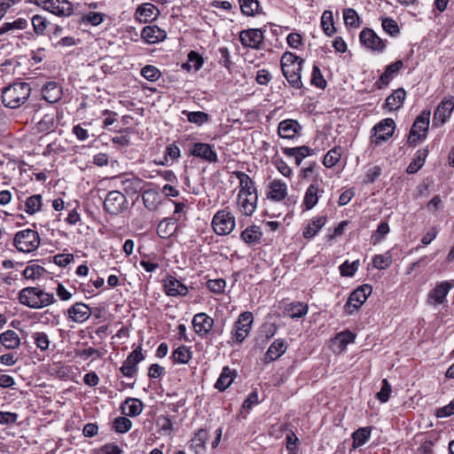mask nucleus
Instances as JSON below:
<instances>
[{
  "label": "nucleus",
  "instance_id": "obj_1",
  "mask_svg": "<svg viewBox=\"0 0 454 454\" xmlns=\"http://www.w3.org/2000/svg\"><path fill=\"white\" fill-rule=\"evenodd\" d=\"M31 93V87L27 82H14L2 90V102L4 106L16 109L25 104Z\"/></svg>",
  "mask_w": 454,
  "mask_h": 454
},
{
  "label": "nucleus",
  "instance_id": "obj_2",
  "mask_svg": "<svg viewBox=\"0 0 454 454\" xmlns=\"http://www.w3.org/2000/svg\"><path fill=\"white\" fill-rule=\"evenodd\" d=\"M20 302L31 309H41L55 301L54 295L39 287H25L19 294Z\"/></svg>",
  "mask_w": 454,
  "mask_h": 454
},
{
  "label": "nucleus",
  "instance_id": "obj_3",
  "mask_svg": "<svg viewBox=\"0 0 454 454\" xmlns=\"http://www.w3.org/2000/svg\"><path fill=\"white\" fill-rule=\"evenodd\" d=\"M430 111L424 110L416 118L408 136V144L410 145H416L419 141L427 137V134L430 122Z\"/></svg>",
  "mask_w": 454,
  "mask_h": 454
},
{
  "label": "nucleus",
  "instance_id": "obj_4",
  "mask_svg": "<svg viewBox=\"0 0 454 454\" xmlns=\"http://www.w3.org/2000/svg\"><path fill=\"white\" fill-rule=\"evenodd\" d=\"M27 3L35 4L59 17H69L74 12L73 4L68 0H27Z\"/></svg>",
  "mask_w": 454,
  "mask_h": 454
},
{
  "label": "nucleus",
  "instance_id": "obj_5",
  "mask_svg": "<svg viewBox=\"0 0 454 454\" xmlns=\"http://www.w3.org/2000/svg\"><path fill=\"white\" fill-rule=\"evenodd\" d=\"M13 243L19 251L31 253L39 247L40 237L37 231L27 229L17 232Z\"/></svg>",
  "mask_w": 454,
  "mask_h": 454
},
{
  "label": "nucleus",
  "instance_id": "obj_6",
  "mask_svg": "<svg viewBox=\"0 0 454 454\" xmlns=\"http://www.w3.org/2000/svg\"><path fill=\"white\" fill-rule=\"evenodd\" d=\"M212 227L217 235L230 234L235 228V217L227 209L217 211L212 218Z\"/></svg>",
  "mask_w": 454,
  "mask_h": 454
},
{
  "label": "nucleus",
  "instance_id": "obj_7",
  "mask_svg": "<svg viewBox=\"0 0 454 454\" xmlns=\"http://www.w3.org/2000/svg\"><path fill=\"white\" fill-rule=\"evenodd\" d=\"M372 287L370 285H363L355 289L349 295L345 306V313L351 315L357 311L366 301L368 296L372 294Z\"/></svg>",
  "mask_w": 454,
  "mask_h": 454
},
{
  "label": "nucleus",
  "instance_id": "obj_8",
  "mask_svg": "<svg viewBox=\"0 0 454 454\" xmlns=\"http://www.w3.org/2000/svg\"><path fill=\"white\" fill-rule=\"evenodd\" d=\"M395 122L392 118H386L377 123L373 128L371 143L376 145L388 140L394 134Z\"/></svg>",
  "mask_w": 454,
  "mask_h": 454
},
{
  "label": "nucleus",
  "instance_id": "obj_9",
  "mask_svg": "<svg viewBox=\"0 0 454 454\" xmlns=\"http://www.w3.org/2000/svg\"><path fill=\"white\" fill-rule=\"evenodd\" d=\"M127 200L119 191L109 192L104 201V209L111 215H118L125 208Z\"/></svg>",
  "mask_w": 454,
  "mask_h": 454
},
{
  "label": "nucleus",
  "instance_id": "obj_10",
  "mask_svg": "<svg viewBox=\"0 0 454 454\" xmlns=\"http://www.w3.org/2000/svg\"><path fill=\"white\" fill-rule=\"evenodd\" d=\"M361 43L373 51L382 52L386 48V43L380 38L371 28H364L359 35Z\"/></svg>",
  "mask_w": 454,
  "mask_h": 454
},
{
  "label": "nucleus",
  "instance_id": "obj_11",
  "mask_svg": "<svg viewBox=\"0 0 454 454\" xmlns=\"http://www.w3.org/2000/svg\"><path fill=\"white\" fill-rule=\"evenodd\" d=\"M253 319V314L249 311L243 312L239 315V319L235 323L234 333V337L238 343H241L250 333Z\"/></svg>",
  "mask_w": 454,
  "mask_h": 454
},
{
  "label": "nucleus",
  "instance_id": "obj_12",
  "mask_svg": "<svg viewBox=\"0 0 454 454\" xmlns=\"http://www.w3.org/2000/svg\"><path fill=\"white\" fill-rule=\"evenodd\" d=\"M454 109V97H450L442 100L437 106L433 118L434 126H442L451 115Z\"/></svg>",
  "mask_w": 454,
  "mask_h": 454
},
{
  "label": "nucleus",
  "instance_id": "obj_13",
  "mask_svg": "<svg viewBox=\"0 0 454 454\" xmlns=\"http://www.w3.org/2000/svg\"><path fill=\"white\" fill-rule=\"evenodd\" d=\"M454 286L449 281H442L435 286L427 294V302L429 305L438 306L446 301V296Z\"/></svg>",
  "mask_w": 454,
  "mask_h": 454
},
{
  "label": "nucleus",
  "instance_id": "obj_14",
  "mask_svg": "<svg viewBox=\"0 0 454 454\" xmlns=\"http://www.w3.org/2000/svg\"><path fill=\"white\" fill-rule=\"evenodd\" d=\"M144 356L142 354V348L138 346L135 348L123 362L121 367L120 368L122 374L126 377H133L137 372V365L139 362L144 360Z\"/></svg>",
  "mask_w": 454,
  "mask_h": 454
},
{
  "label": "nucleus",
  "instance_id": "obj_15",
  "mask_svg": "<svg viewBox=\"0 0 454 454\" xmlns=\"http://www.w3.org/2000/svg\"><path fill=\"white\" fill-rule=\"evenodd\" d=\"M239 39L244 46L258 49L263 40V35L261 29L250 28L241 31Z\"/></svg>",
  "mask_w": 454,
  "mask_h": 454
},
{
  "label": "nucleus",
  "instance_id": "obj_16",
  "mask_svg": "<svg viewBox=\"0 0 454 454\" xmlns=\"http://www.w3.org/2000/svg\"><path fill=\"white\" fill-rule=\"evenodd\" d=\"M164 291L168 296H185L188 287L175 277L168 276L163 280Z\"/></svg>",
  "mask_w": 454,
  "mask_h": 454
},
{
  "label": "nucleus",
  "instance_id": "obj_17",
  "mask_svg": "<svg viewBox=\"0 0 454 454\" xmlns=\"http://www.w3.org/2000/svg\"><path fill=\"white\" fill-rule=\"evenodd\" d=\"M287 185L280 180H273L270 182L267 190V199L279 202L287 197Z\"/></svg>",
  "mask_w": 454,
  "mask_h": 454
},
{
  "label": "nucleus",
  "instance_id": "obj_18",
  "mask_svg": "<svg viewBox=\"0 0 454 454\" xmlns=\"http://www.w3.org/2000/svg\"><path fill=\"white\" fill-rule=\"evenodd\" d=\"M121 178L122 189L128 195L137 194L145 187V182L143 179L132 175L129 177L128 175L125 174L121 176Z\"/></svg>",
  "mask_w": 454,
  "mask_h": 454
},
{
  "label": "nucleus",
  "instance_id": "obj_19",
  "mask_svg": "<svg viewBox=\"0 0 454 454\" xmlns=\"http://www.w3.org/2000/svg\"><path fill=\"white\" fill-rule=\"evenodd\" d=\"M68 317L75 323H83L91 315L90 308L83 302H76L67 310Z\"/></svg>",
  "mask_w": 454,
  "mask_h": 454
},
{
  "label": "nucleus",
  "instance_id": "obj_20",
  "mask_svg": "<svg viewBox=\"0 0 454 454\" xmlns=\"http://www.w3.org/2000/svg\"><path fill=\"white\" fill-rule=\"evenodd\" d=\"M192 323L195 333L203 337L212 329L214 320L206 313H198L193 317Z\"/></svg>",
  "mask_w": 454,
  "mask_h": 454
},
{
  "label": "nucleus",
  "instance_id": "obj_21",
  "mask_svg": "<svg viewBox=\"0 0 454 454\" xmlns=\"http://www.w3.org/2000/svg\"><path fill=\"white\" fill-rule=\"evenodd\" d=\"M190 153L198 158L204 160L215 162L217 160L216 153L213 150L212 146L205 143H195L192 145Z\"/></svg>",
  "mask_w": 454,
  "mask_h": 454
},
{
  "label": "nucleus",
  "instance_id": "obj_22",
  "mask_svg": "<svg viewBox=\"0 0 454 454\" xmlns=\"http://www.w3.org/2000/svg\"><path fill=\"white\" fill-rule=\"evenodd\" d=\"M301 129V127L297 121L287 119L279 122L278 131L281 137L292 139L299 134Z\"/></svg>",
  "mask_w": 454,
  "mask_h": 454
},
{
  "label": "nucleus",
  "instance_id": "obj_23",
  "mask_svg": "<svg viewBox=\"0 0 454 454\" xmlns=\"http://www.w3.org/2000/svg\"><path fill=\"white\" fill-rule=\"evenodd\" d=\"M403 62L400 59L387 66L385 71L375 82L377 89H383L384 87L387 86L391 82L393 75L396 74L401 68H403Z\"/></svg>",
  "mask_w": 454,
  "mask_h": 454
},
{
  "label": "nucleus",
  "instance_id": "obj_24",
  "mask_svg": "<svg viewBox=\"0 0 454 454\" xmlns=\"http://www.w3.org/2000/svg\"><path fill=\"white\" fill-rule=\"evenodd\" d=\"M141 37L147 43L153 44L163 41L167 33L157 26H146L142 29Z\"/></svg>",
  "mask_w": 454,
  "mask_h": 454
},
{
  "label": "nucleus",
  "instance_id": "obj_25",
  "mask_svg": "<svg viewBox=\"0 0 454 454\" xmlns=\"http://www.w3.org/2000/svg\"><path fill=\"white\" fill-rule=\"evenodd\" d=\"M43 98L49 103H56L61 99L62 89L56 82H48L42 88Z\"/></svg>",
  "mask_w": 454,
  "mask_h": 454
},
{
  "label": "nucleus",
  "instance_id": "obj_26",
  "mask_svg": "<svg viewBox=\"0 0 454 454\" xmlns=\"http://www.w3.org/2000/svg\"><path fill=\"white\" fill-rule=\"evenodd\" d=\"M239 180V194L246 195V196H255L257 195V190L254 185V181L251 177L247 175L245 172H234Z\"/></svg>",
  "mask_w": 454,
  "mask_h": 454
},
{
  "label": "nucleus",
  "instance_id": "obj_27",
  "mask_svg": "<svg viewBox=\"0 0 454 454\" xmlns=\"http://www.w3.org/2000/svg\"><path fill=\"white\" fill-rule=\"evenodd\" d=\"M405 98V90L403 88H398L386 98L385 108L390 112L400 109L403 105Z\"/></svg>",
  "mask_w": 454,
  "mask_h": 454
},
{
  "label": "nucleus",
  "instance_id": "obj_28",
  "mask_svg": "<svg viewBox=\"0 0 454 454\" xmlns=\"http://www.w3.org/2000/svg\"><path fill=\"white\" fill-rule=\"evenodd\" d=\"M258 197L246 196L242 194L238 195V206L239 211L247 216H250L256 209Z\"/></svg>",
  "mask_w": 454,
  "mask_h": 454
},
{
  "label": "nucleus",
  "instance_id": "obj_29",
  "mask_svg": "<svg viewBox=\"0 0 454 454\" xmlns=\"http://www.w3.org/2000/svg\"><path fill=\"white\" fill-rule=\"evenodd\" d=\"M159 14L158 8L151 4L145 3L139 5L136 11L137 18L141 22H147L148 20H152L157 17Z\"/></svg>",
  "mask_w": 454,
  "mask_h": 454
},
{
  "label": "nucleus",
  "instance_id": "obj_30",
  "mask_svg": "<svg viewBox=\"0 0 454 454\" xmlns=\"http://www.w3.org/2000/svg\"><path fill=\"white\" fill-rule=\"evenodd\" d=\"M286 350V345L282 339L275 340L269 347L264 360L266 363L273 362L279 358Z\"/></svg>",
  "mask_w": 454,
  "mask_h": 454
},
{
  "label": "nucleus",
  "instance_id": "obj_31",
  "mask_svg": "<svg viewBox=\"0 0 454 454\" xmlns=\"http://www.w3.org/2000/svg\"><path fill=\"white\" fill-rule=\"evenodd\" d=\"M121 409L123 414L136 417L142 412L143 403L137 398L129 397L121 403Z\"/></svg>",
  "mask_w": 454,
  "mask_h": 454
},
{
  "label": "nucleus",
  "instance_id": "obj_32",
  "mask_svg": "<svg viewBox=\"0 0 454 454\" xmlns=\"http://www.w3.org/2000/svg\"><path fill=\"white\" fill-rule=\"evenodd\" d=\"M176 219L168 217L158 224L157 233L161 239H168L176 232Z\"/></svg>",
  "mask_w": 454,
  "mask_h": 454
},
{
  "label": "nucleus",
  "instance_id": "obj_33",
  "mask_svg": "<svg viewBox=\"0 0 454 454\" xmlns=\"http://www.w3.org/2000/svg\"><path fill=\"white\" fill-rule=\"evenodd\" d=\"M301 69L302 65L282 70V73L286 79L287 80V82H289V84L295 89H301L303 86L301 78Z\"/></svg>",
  "mask_w": 454,
  "mask_h": 454
},
{
  "label": "nucleus",
  "instance_id": "obj_34",
  "mask_svg": "<svg viewBox=\"0 0 454 454\" xmlns=\"http://www.w3.org/2000/svg\"><path fill=\"white\" fill-rule=\"evenodd\" d=\"M240 237L245 243L248 245H254L261 242L262 232L260 227L256 225H251L241 232Z\"/></svg>",
  "mask_w": 454,
  "mask_h": 454
},
{
  "label": "nucleus",
  "instance_id": "obj_35",
  "mask_svg": "<svg viewBox=\"0 0 454 454\" xmlns=\"http://www.w3.org/2000/svg\"><path fill=\"white\" fill-rule=\"evenodd\" d=\"M236 376L235 371L231 370L228 366L223 367L220 377L215 384V387L219 391H224L230 387Z\"/></svg>",
  "mask_w": 454,
  "mask_h": 454
},
{
  "label": "nucleus",
  "instance_id": "obj_36",
  "mask_svg": "<svg viewBox=\"0 0 454 454\" xmlns=\"http://www.w3.org/2000/svg\"><path fill=\"white\" fill-rule=\"evenodd\" d=\"M326 216H318L311 220V222L304 228L302 235L305 239L313 238L325 224Z\"/></svg>",
  "mask_w": 454,
  "mask_h": 454
},
{
  "label": "nucleus",
  "instance_id": "obj_37",
  "mask_svg": "<svg viewBox=\"0 0 454 454\" xmlns=\"http://www.w3.org/2000/svg\"><path fill=\"white\" fill-rule=\"evenodd\" d=\"M0 343L7 349L18 348L20 345V339L12 330H7L0 334Z\"/></svg>",
  "mask_w": 454,
  "mask_h": 454
},
{
  "label": "nucleus",
  "instance_id": "obj_38",
  "mask_svg": "<svg viewBox=\"0 0 454 454\" xmlns=\"http://www.w3.org/2000/svg\"><path fill=\"white\" fill-rule=\"evenodd\" d=\"M310 149L308 146H299V147H293V148H284L283 152L284 153L290 157L294 158L296 166H299L301 162V160L310 153Z\"/></svg>",
  "mask_w": 454,
  "mask_h": 454
},
{
  "label": "nucleus",
  "instance_id": "obj_39",
  "mask_svg": "<svg viewBox=\"0 0 454 454\" xmlns=\"http://www.w3.org/2000/svg\"><path fill=\"white\" fill-rule=\"evenodd\" d=\"M372 433L371 427H360L352 434L353 443L352 447L356 449L364 445L369 440Z\"/></svg>",
  "mask_w": 454,
  "mask_h": 454
},
{
  "label": "nucleus",
  "instance_id": "obj_40",
  "mask_svg": "<svg viewBox=\"0 0 454 454\" xmlns=\"http://www.w3.org/2000/svg\"><path fill=\"white\" fill-rule=\"evenodd\" d=\"M208 433L206 429L201 428L198 430L190 442V448L196 453H200L205 448Z\"/></svg>",
  "mask_w": 454,
  "mask_h": 454
},
{
  "label": "nucleus",
  "instance_id": "obj_41",
  "mask_svg": "<svg viewBox=\"0 0 454 454\" xmlns=\"http://www.w3.org/2000/svg\"><path fill=\"white\" fill-rule=\"evenodd\" d=\"M317 192H318V187L315 184H311L308 187V189L305 192L304 200H303L304 206L307 210L312 209L317 203V200H318Z\"/></svg>",
  "mask_w": 454,
  "mask_h": 454
},
{
  "label": "nucleus",
  "instance_id": "obj_42",
  "mask_svg": "<svg viewBox=\"0 0 454 454\" xmlns=\"http://www.w3.org/2000/svg\"><path fill=\"white\" fill-rule=\"evenodd\" d=\"M304 59L296 56L295 54L286 51L281 57V70H285L286 68L295 67L297 66L302 65Z\"/></svg>",
  "mask_w": 454,
  "mask_h": 454
},
{
  "label": "nucleus",
  "instance_id": "obj_43",
  "mask_svg": "<svg viewBox=\"0 0 454 454\" xmlns=\"http://www.w3.org/2000/svg\"><path fill=\"white\" fill-rule=\"evenodd\" d=\"M241 12L246 16H254L260 13L258 0H239Z\"/></svg>",
  "mask_w": 454,
  "mask_h": 454
},
{
  "label": "nucleus",
  "instance_id": "obj_44",
  "mask_svg": "<svg viewBox=\"0 0 454 454\" xmlns=\"http://www.w3.org/2000/svg\"><path fill=\"white\" fill-rule=\"evenodd\" d=\"M42 196L40 194L32 195L25 200V212L34 215L42 208Z\"/></svg>",
  "mask_w": 454,
  "mask_h": 454
},
{
  "label": "nucleus",
  "instance_id": "obj_45",
  "mask_svg": "<svg viewBox=\"0 0 454 454\" xmlns=\"http://www.w3.org/2000/svg\"><path fill=\"white\" fill-rule=\"evenodd\" d=\"M142 199L145 207L153 211L158 207L160 195L153 190H145L142 195Z\"/></svg>",
  "mask_w": 454,
  "mask_h": 454
},
{
  "label": "nucleus",
  "instance_id": "obj_46",
  "mask_svg": "<svg viewBox=\"0 0 454 454\" xmlns=\"http://www.w3.org/2000/svg\"><path fill=\"white\" fill-rule=\"evenodd\" d=\"M192 351L185 346H180L172 353V359L176 364H187L192 358Z\"/></svg>",
  "mask_w": 454,
  "mask_h": 454
},
{
  "label": "nucleus",
  "instance_id": "obj_47",
  "mask_svg": "<svg viewBox=\"0 0 454 454\" xmlns=\"http://www.w3.org/2000/svg\"><path fill=\"white\" fill-rule=\"evenodd\" d=\"M285 311L291 318H300L307 314L308 306L302 302L292 303Z\"/></svg>",
  "mask_w": 454,
  "mask_h": 454
},
{
  "label": "nucleus",
  "instance_id": "obj_48",
  "mask_svg": "<svg viewBox=\"0 0 454 454\" xmlns=\"http://www.w3.org/2000/svg\"><path fill=\"white\" fill-rule=\"evenodd\" d=\"M427 155L428 150L427 148H422L417 151L415 157L409 164L406 170H419L423 167Z\"/></svg>",
  "mask_w": 454,
  "mask_h": 454
},
{
  "label": "nucleus",
  "instance_id": "obj_49",
  "mask_svg": "<svg viewBox=\"0 0 454 454\" xmlns=\"http://www.w3.org/2000/svg\"><path fill=\"white\" fill-rule=\"evenodd\" d=\"M321 26L325 35L331 36L335 33L333 12L331 11H325L323 12L321 17Z\"/></svg>",
  "mask_w": 454,
  "mask_h": 454
},
{
  "label": "nucleus",
  "instance_id": "obj_50",
  "mask_svg": "<svg viewBox=\"0 0 454 454\" xmlns=\"http://www.w3.org/2000/svg\"><path fill=\"white\" fill-rule=\"evenodd\" d=\"M343 19L346 26L348 27L356 28L360 26V18L356 11L352 8H348L344 10Z\"/></svg>",
  "mask_w": 454,
  "mask_h": 454
},
{
  "label": "nucleus",
  "instance_id": "obj_51",
  "mask_svg": "<svg viewBox=\"0 0 454 454\" xmlns=\"http://www.w3.org/2000/svg\"><path fill=\"white\" fill-rule=\"evenodd\" d=\"M340 159V149L334 147L331 149L324 157L323 164L325 168H333Z\"/></svg>",
  "mask_w": 454,
  "mask_h": 454
},
{
  "label": "nucleus",
  "instance_id": "obj_52",
  "mask_svg": "<svg viewBox=\"0 0 454 454\" xmlns=\"http://www.w3.org/2000/svg\"><path fill=\"white\" fill-rule=\"evenodd\" d=\"M46 272L45 269L40 265L33 264L27 266L23 270V276L27 279L39 278Z\"/></svg>",
  "mask_w": 454,
  "mask_h": 454
},
{
  "label": "nucleus",
  "instance_id": "obj_53",
  "mask_svg": "<svg viewBox=\"0 0 454 454\" xmlns=\"http://www.w3.org/2000/svg\"><path fill=\"white\" fill-rule=\"evenodd\" d=\"M32 339L34 340L35 346L41 351H46L49 348L50 340H49L48 335L45 333H43V332L34 333L32 335Z\"/></svg>",
  "mask_w": 454,
  "mask_h": 454
},
{
  "label": "nucleus",
  "instance_id": "obj_54",
  "mask_svg": "<svg viewBox=\"0 0 454 454\" xmlns=\"http://www.w3.org/2000/svg\"><path fill=\"white\" fill-rule=\"evenodd\" d=\"M359 265V260H356L351 263L348 261H345L339 268L340 273L342 277H353Z\"/></svg>",
  "mask_w": 454,
  "mask_h": 454
},
{
  "label": "nucleus",
  "instance_id": "obj_55",
  "mask_svg": "<svg viewBox=\"0 0 454 454\" xmlns=\"http://www.w3.org/2000/svg\"><path fill=\"white\" fill-rule=\"evenodd\" d=\"M54 114H46L42 119L37 122V129L40 132H48L53 129L54 126Z\"/></svg>",
  "mask_w": 454,
  "mask_h": 454
},
{
  "label": "nucleus",
  "instance_id": "obj_56",
  "mask_svg": "<svg viewBox=\"0 0 454 454\" xmlns=\"http://www.w3.org/2000/svg\"><path fill=\"white\" fill-rule=\"evenodd\" d=\"M183 114H187V119L190 122L195 123L198 125H201V124L207 122L209 119L208 114L204 112H201V111H197V112L184 111Z\"/></svg>",
  "mask_w": 454,
  "mask_h": 454
},
{
  "label": "nucleus",
  "instance_id": "obj_57",
  "mask_svg": "<svg viewBox=\"0 0 454 454\" xmlns=\"http://www.w3.org/2000/svg\"><path fill=\"white\" fill-rule=\"evenodd\" d=\"M132 427V422L125 417H118L114 420V428L120 434L128 432Z\"/></svg>",
  "mask_w": 454,
  "mask_h": 454
},
{
  "label": "nucleus",
  "instance_id": "obj_58",
  "mask_svg": "<svg viewBox=\"0 0 454 454\" xmlns=\"http://www.w3.org/2000/svg\"><path fill=\"white\" fill-rule=\"evenodd\" d=\"M382 28L391 36H396L400 33L397 22L391 18L382 19Z\"/></svg>",
  "mask_w": 454,
  "mask_h": 454
},
{
  "label": "nucleus",
  "instance_id": "obj_59",
  "mask_svg": "<svg viewBox=\"0 0 454 454\" xmlns=\"http://www.w3.org/2000/svg\"><path fill=\"white\" fill-rule=\"evenodd\" d=\"M141 75L147 81L155 82L160 78V72L156 67L147 65L142 68Z\"/></svg>",
  "mask_w": 454,
  "mask_h": 454
},
{
  "label": "nucleus",
  "instance_id": "obj_60",
  "mask_svg": "<svg viewBox=\"0 0 454 454\" xmlns=\"http://www.w3.org/2000/svg\"><path fill=\"white\" fill-rule=\"evenodd\" d=\"M31 22L35 33L36 35H43L48 24L47 20L41 15H35L32 18Z\"/></svg>",
  "mask_w": 454,
  "mask_h": 454
},
{
  "label": "nucleus",
  "instance_id": "obj_61",
  "mask_svg": "<svg viewBox=\"0 0 454 454\" xmlns=\"http://www.w3.org/2000/svg\"><path fill=\"white\" fill-rule=\"evenodd\" d=\"M391 257L387 254H376L372 259V265L378 270H385L390 266Z\"/></svg>",
  "mask_w": 454,
  "mask_h": 454
},
{
  "label": "nucleus",
  "instance_id": "obj_62",
  "mask_svg": "<svg viewBox=\"0 0 454 454\" xmlns=\"http://www.w3.org/2000/svg\"><path fill=\"white\" fill-rule=\"evenodd\" d=\"M311 84L317 88L324 89L326 86V81L324 79L321 71L317 66L313 67Z\"/></svg>",
  "mask_w": 454,
  "mask_h": 454
},
{
  "label": "nucleus",
  "instance_id": "obj_63",
  "mask_svg": "<svg viewBox=\"0 0 454 454\" xmlns=\"http://www.w3.org/2000/svg\"><path fill=\"white\" fill-rule=\"evenodd\" d=\"M207 286L213 293L222 294L225 289L226 282L223 278L211 279L207 281Z\"/></svg>",
  "mask_w": 454,
  "mask_h": 454
},
{
  "label": "nucleus",
  "instance_id": "obj_64",
  "mask_svg": "<svg viewBox=\"0 0 454 454\" xmlns=\"http://www.w3.org/2000/svg\"><path fill=\"white\" fill-rule=\"evenodd\" d=\"M391 392V385L389 384L387 379H384L382 380L381 389L380 392L377 393V398L381 403H386L388 401Z\"/></svg>",
  "mask_w": 454,
  "mask_h": 454
}]
</instances>
